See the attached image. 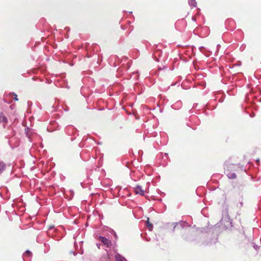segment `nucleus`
Returning <instances> with one entry per match:
<instances>
[{
    "label": "nucleus",
    "mask_w": 261,
    "mask_h": 261,
    "mask_svg": "<svg viewBox=\"0 0 261 261\" xmlns=\"http://www.w3.org/2000/svg\"><path fill=\"white\" fill-rule=\"evenodd\" d=\"M98 239L101 241L105 245L109 247L112 245L111 240L102 236H99Z\"/></svg>",
    "instance_id": "nucleus-1"
},
{
    "label": "nucleus",
    "mask_w": 261,
    "mask_h": 261,
    "mask_svg": "<svg viewBox=\"0 0 261 261\" xmlns=\"http://www.w3.org/2000/svg\"><path fill=\"white\" fill-rule=\"evenodd\" d=\"M134 192L136 194H139L141 196L144 195V191L142 189V187L140 186H137L134 188Z\"/></svg>",
    "instance_id": "nucleus-2"
},
{
    "label": "nucleus",
    "mask_w": 261,
    "mask_h": 261,
    "mask_svg": "<svg viewBox=\"0 0 261 261\" xmlns=\"http://www.w3.org/2000/svg\"><path fill=\"white\" fill-rule=\"evenodd\" d=\"M115 258L116 261H126L125 258L121 256L120 254L116 253L115 255Z\"/></svg>",
    "instance_id": "nucleus-3"
},
{
    "label": "nucleus",
    "mask_w": 261,
    "mask_h": 261,
    "mask_svg": "<svg viewBox=\"0 0 261 261\" xmlns=\"http://www.w3.org/2000/svg\"><path fill=\"white\" fill-rule=\"evenodd\" d=\"M227 177L229 179H234L236 178L237 177L236 174L234 173L229 172L227 174Z\"/></svg>",
    "instance_id": "nucleus-4"
},
{
    "label": "nucleus",
    "mask_w": 261,
    "mask_h": 261,
    "mask_svg": "<svg viewBox=\"0 0 261 261\" xmlns=\"http://www.w3.org/2000/svg\"><path fill=\"white\" fill-rule=\"evenodd\" d=\"M0 121L4 123H7V119L3 113H0Z\"/></svg>",
    "instance_id": "nucleus-5"
},
{
    "label": "nucleus",
    "mask_w": 261,
    "mask_h": 261,
    "mask_svg": "<svg viewBox=\"0 0 261 261\" xmlns=\"http://www.w3.org/2000/svg\"><path fill=\"white\" fill-rule=\"evenodd\" d=\"M5 164L0 162V174L5 170Z\"/></svg>",
    "instance_id": "nucleus-6"
},
{
    "label": "nucleus",
    "mask_w": 261,
    "mask_h": 261,
    "mask_svg": "<svg viewBox=\"0 0 261 261\" xmlns=\"http://www.w3.org/2000/svg\"><path fill=\"white\" fill-rule=\"evenodd\" d=\"M189 4L190 5L192 6L193 7L196 6V2L194 0H189Z\"/></svg>",
    "instance_id": "nucleus-7"
},
{
    "label": "nucleus",
    "mask_w": 261,
    "mask_h": 261,
    "mask_svg": "<svg viewBox=\"0 0 261 261\" xmlns=\"http://www.w3.org/2000/svg\"><path fill=\"white\" fill-rule=\"evenodd\" d=\"M147 227L148 228V229L149 230H152V227H153V226L152 225V224H151L149 221L148 220L147 221Z\"/></svg>",
    "instance_id": "nucleus-8"
},
{
    "label": "nucleus",
    "mask_w": 261,
    "mask_h": 261,
    "mask_svg": "<svg viewBox=\"0 0 261 261\" xmlns=\"http://www.w3.org/2000/svg\"><path fill=\"white\" fill-rule=\"evenodd\" d=\"M25 255L27 256H31L32 255V253L31 251H30L29 250H27L25 252V254H24Z\"/></svg>",
    "instance_id": "nucleus-9"
},
{
    "label": "nucleus",
    "mask_w": 261,
    "mask_h": 261,
    "mask_svg": "<svg viewBox=\"0 0 261 261\" xmlns=\"http://www.w3.org/2000/svg\"><path fill=\"white\" fill-rule=\"evenodd\" d=\"M13 96H14V99H15V100H18V98H17V94L14 93L13 94Z\"/></svg>",
    "instance_id": "nucleus-10"
},
{
    "label": "nucleus",
    "mask_w": 261,
    "mask_h": 261,
    "mask_svg": "<svg viewBox=\"0 0 261 261\" xmlns=\"http://www.w3.org/2000/svg\"><path fill=\"white\" fill-rule=\"evenodd\" d=\"M228 220H229V221H228L227 222H228V223L230 224V225H231V222L230 221V219H229V218H228Z\"/></svg>",
    "instance_id": "nucleus-11"
},
{
    "label": "nucleus",
    "mask_w": 261,
    "mask_h": 261,
    "mask_svg": "<svg viewBox=\"0 0 261 261\" xmlns=\"http://www.w3.org/2000/svg\"><path fill=\"white\" fill-rule=\"evenodd\" d=\"M177 225V223H176V225L174 226V228L176 227V226Z\"/></svg>",
    "instance_id": "nucleus-12"
},
{
    "label": "nucleus",
    "mask_w": 261,
    "mask_h": 261,
    "mask_svg": "<svg viewBox=\"0 0 261 261\" xmlns=\"http://www.w3.org/2000/svg\"><path fill=\"white\" fill-rule=\"evenodd\" d=\"M97 246H98V247L99 248V244H97Z\"/></svg>",
    "instance_id": "nucleus-13"
}]
</instances>
